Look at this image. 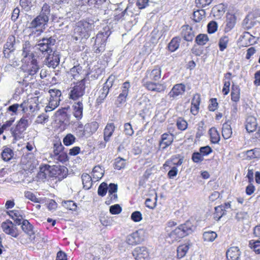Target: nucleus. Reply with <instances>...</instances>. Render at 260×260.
Instances as JSON below:
<instances>
[{
  "label": "nucleus",
  "mask_w": 260,
  "mask_h": 260,
  "mask_svg": "<svg viewBox=\"0 0 260 260\" xmlns=\"http://www.w3.org/2000/svg\"><path fill=\"white\" fill-rule=\"evenodd\" d=\"M161 76V70L159 66H156L152 70H147L144 77L142 80V84L147 90L157 92H164L166 86L161 83H156Z\"/></svg>",
  "instance_id": "f257e3e1"
},
{
  "label": "nucleus",
  "mask_w": 260,
  "mask_h": 260,
  "mask_svg": "<svg viewBox=\"0 0 260 260\" xmlns=\"http://www.w3.org/2000/svg\"><path fill=\"white\" fill-rule=\"evenodd\" d=\"M21 70L25 73L23 79V84L26 86L29 84H33L36 80V75L40 68L36 58L22 61Z\"/></svg>",
  "instance_id": "f03ea898"
},
{
  "label": "nucleus",
  "mask_w": 260,
  "mask_h": 260,
  "mask_svg": "<svg viewBox=\"0 0 260 260\" xmlns=\"http://www.w3.org/2000/svg\"><path fill=\"white\" fill-rule=\"evenodd\" d=\"M67 168L64 166L45 165L40 168L39 177L41 179L55 178L61 180L67 177Z\"/></svg>",
  "instance_id": "7ed1b4c3"
},
{
  "label": "nucleus",
  "mask_w": 260,
  "mask_h": 260,
  "mask_svg": "<svg viewBox=\"0 0 260 260\" xmlns=\"http://www.w3.org/2000/svg\"><path fill=\"white\" fill-rule=\"evenodd\" d=\"M193 225L189 220L180 224L175 229L168 233L167 238L169 239L170 242L173 243L191 234L193 231Z\"/></svg>",
  "instance_id": "20e7f679"
},
{
  "label": "nucleus",
  "mask_w": 260,
  "mask_h": 260,
  "mask_svg": "<svg viewBox=\"0 0 260 260\" xmlns=\"http://www.w3.org/2000/svg\"><path fill=\"white\" fill-rule=\"evenodd\" d=\"M49 21V18L47 17L41 16L40 15L35 18L30 23L29 28H36L33 30L30 36L34 37L40 36L45 29V26Z\"/></svg>",
  "instance_id": "39448f33"
},
{
  "label": "nucleus",
  "mask_w": 260,
  "mask_h": 260,
  "mask_svg": "<svg viewBox=\"0 0 260 260\" xmlns=\"http://www.w3.org/2000/svg\"><path fill=\"white\" fill-rule=\"evenodd\" d=\"M21 228L27 236V238L19 237L20 242L22 244L30 243L35 239V233L34 230V226L27 219L23 220L21 223Z\"/></svg>",
  "instance_id": "423d86ee"
},
{
  "label": "nucleus",
  "mask_w": 260,
  "mask_h": 260,
  "mask_svg": "<svg viewBox=\"0 0 260 260\" xmlns=\"http://www.w3.org/2000/svg\"><path fill=\"white\" fill-rule=\"evenodd\" d=\"M28 126V120L22 117L17 123L15 127L11 128V134L14 140L17 141L22 138V135Z\"/></svg>",
  "instance_id": "0eeeda50"
},
{
  "label": "nucleus",
  "mask_w": 260,
  "mask_h": 260,
  "mask_svg": "<svg viewBox=\"0 0 260 260\" xmlns=\"http://www.w3.org/2000/svg\"><path fill=\"white\" fill-rule=\"evenodd\" d=\"M85 90V79L83 78L75 83L70 92L69 98L74 101L78 100L84 94Z\"/></svg>",
  "instance_id": "6e6552de"
},
{
  "label": "nucleus",
  "mask_w": 260,
  "mask_h": 260,
  "mask_svg": "<svg viewBox=\"0 0 260 260\" xmlns=\"http://www.w3.org/2000/svg\"><path fill=\"white\" fill-rule=\"evenodd\" d=\"M10 219H7L3 222L1 224V228L3 231L7 235H10L12 237L18 238H19L21 232L14 224Z\"/></svg>",
  "instance_id": "1a4fd4ad"
},
{
  "label": "nucleus",
  "mask_w": 260,
  "mask_h": 260,
  "mask_svg": "<svg viewBox=\"0 0 260 260\" xmlns=\"http://www.w3.org/2000/svg\"><path fill=\"white\" fill-rule=\"evenodd\" d=\"M50 95L48 105L45 108L46 112H50L55 109L59 104L61 91L56 89H51L49 90Z\"/></svg>",
  "instance_id": "9d476101"
},
{
  "label": "nucleus",
  "mask_w": 260,
  "mask_h": 260,
  "mask_svg": "<svg viewBox=\"0 0 260 260\" xmlns=\"http://www.w3.org/2000/svg\"><path fill=\"white\" fill-rule=\"evenodd\" d=\"M91 27V24L86 22L78 25L75 29L76 40L88 39L90 36Z\"/></svg>",
  "instance_id": "9b49d317"
},
{
  "label": "nucleus",
  "mask_w": 260,
  "mask_h": 260,
  "mask_svg": "<svg viewBox=\"0 0 260 260\" xmlns=\"http://www.w3.org/2000/svg\"><path fill=\"white\" fill-rule=\"evenodd\" d=\"M145 238V232L140 229L128 235L126 239V242L129 245L135 246L143 242Z\"/></svg>",
  "instance_id": "f8f14e48"
},
{
  "label": "nucleus",
  "mask_w": 260,
  "mask_h": 260,
  "mask_svg": "<svg viewBox=\"0 0 260 260\" xmlns=\"http://www.w3.org/2000/svg\"><path fill=\"white\" fill-rule=\"evenodd\" d=\"M55 40L52 37L44 38L40 40L37 44L38 49L44 54H48L52 52V46L54 45Z\"/></svg>",
  "instance_id": "ddd939ff"
},
{
  "label": "nucleus",
  "mask_w": 260,
  "mask_h": 260,
  "mask_svg": "<svg viewBox=\"0 0 260 260\" xmlns=\"http://www.w3.org/2000/svg\"><path fill=\"white\" fill-rule=\"evenodd\" d=\"M114 82V77L112 75L110 76L104 84L101 89V93L96 99V102L98 105L101 104L103 103L104 100L109 93V89L112 87Z\"/></svg>",
  "instance_id": "4468645a"
},
{
  "label": "nucleus",
  "mask_w": 260,
  "mask_h": 260,
  "mask_svg": "<svg viewBox=\"0 0 260 260\" xmlns=\"http://www.w3.org/2000/svg\"><path fill=\"white\" fill-rule=\"evenodd\" d=\"M107 38L103 32L98 33L96 36L93 50L95 54H100L105 50Z\"/></svg>",
  "instance_id": "2eb2a0df"
},
{
  "label": "nucleus",
  "mask_w": 260,
  "mask_h": 260,
  "mask_svg": "<svg viewBox=\"0 0 260 260\" xmlns=\"http://www.w3.org/2000/svg\"><path fill=\"white\" fill-rule=\"evenodd\" d=\"M132 255L135 260H150V252L145 246H139L135 248L132 252Z\"/></svg>",
  "instance_id": "dca6fc26"
},
{
  "label": "nucleus",
  "mask_w": 260,
  "mask_h": 260,
  "mask_svg": "<svg viewBox=\"0 0 260 260\" xmlns=\"http://www.w3.org/2000/svg\"><path fill=\"white\" fill-rule=\"evenodd\" d=\"M186 90V86L183 83H177L175 84L168 94V96L171 100L178 99L182 96Z\"/></svg>",
  "instance_id": "f3484780"
},
{
  "label": "nucleus",
  "mask_w": 260,
  "mask_h": 260,
  "mask_svg": "<svg viewBox=\"0 0 260 260\" xmlns=\"http://www.w3.org/2000/svg\"><path fill=\"white\" fill-rule=\"evenodd\" d=\"M115 129V126L114 123H108L105 126L103 131L104 142L101 143L100 148H105L106 144L109 142L110 138L113 135Z\"/></svg>",
  "instance_id": "a211bd4d"
},
{
  "label": "nucleus",
  "mask_w": 260,
  "mask_h": 260,
  "mask_svg": "<svg viewBox=\"0 0 260 260\" xmlns=\"http://www.w3.org/2000/svg\"><path fill=\"white\" fill-rule=\"evenodd\" d=\"M16 39L14 35H10L7 40L6 43L4 45L3 54L6 58H9L10 54L15 50L14 45L15 44Z\"/></svg>",
  "instance_id": "6ab92c4d"
},
{
  "label": "nucleus",
  "mask_w": 260,
  "mask_h": 260,
  "mask_svg": "<svg viewBox=\"0 0 260 260\" xmlns=\"http://www.w3.org/2000/svg\"><path fill=\"white\" fill-rule=\"evenodd\" d=\"M174 141V135L170 133H165L161 135L159 146L164 150L172 145Z\"/></svg>",
  "instance_id": "aec40b11"
},
{
  "label": "nucleus",
  "mask_w": 260,
  "mask_h": 260,
  "mask_svg": "<svg viewBox=\"0 0 260 260\" xmlns=\"http://www.w3.org/2000/svg\"><path fill=\"white\" fill-rule=\"evenodd\" d=\"M183 160L184 156H182L181 154L174 155L172 156L170 158L166 161L163 165V167L165 168L166 167H173L176 166V167H178L183 164Z\"/></svg>",
  "instance_id": "412c9836"
},
{
  "label": "nucleus",
  "mask_w": 260,
  "mask_h": 260,
  "mask_svg": "<svg viewBox=\"0 0 260 260\" xmlns=\"http://www.w3.org/2000/svg\"><path fill=\"white\" fill-rule=\"evenodd\" d=\"M7 213L17 225H20L21 222L24 220L23 213L21 210L16 209L9 210L7 212Z\"/></svg>",
  "instance_id": "4be33fe9"
},
{
  "label": "nucleus",
  "mask_w": 260,
  "mask_h": 260,
  "mask_svg": "<svg viewBox=\"0 0 260 260\" xmlns=\"http://www.w3.org/2000/svg\"><path fill=\"white\" fill-rule=\"evenodd\" d=\"M181 36L186 41H192L194 37L192 27L189 25H183L181 27Z\"/></svg>",
  "instance_id": "5701e85b"
},
{
  "label": "nucleus",
  "mask_w": 260,
  "mask_h": 260,
  "mask_svg": "<svg viewBox=\"0 0 260 260\" xmlns=\"http://www.w3.org/2000/svg\"><path fill=\"white\" fill-rule=\"evenodd\" d=\"M22 55V61L36 58L34 54L31 52V45L28 41H26L23 44Z\"/></svg>",
  "instance_id": "b1692460"
},
{
  "label": "nucleus",
  "mask_w": 260,
  "mask_h": 260,
  "mask_svg": "<svg viewBox=\"0 0 260 260\" xmlns=\"http://www.w3.org/2000/svg\"><path fill=\"white\" fill-rule=\"evenodd\" d=\"M73 114L77 120H80L83 117V105L82 102H78L73 105Z\"/></svg>",
  "instance_id": "393cba45"
},
{
  "label": "nucleus",
  "mask_w": 260,
  "mask_h": 260,
  "mask_svg": "<svg viewBox=\"0 0 260 260\" xmlns=\"http://www.w3.org/2000/svg\"><path fill=\"white\" fill-rule=\"evenodd\" d=\"M201 103V98L199 94H196L193 95L191 101L190 112L193 115H197L199 112V106Z\"/></svg>",
  "instance_id": "a878e982"
},
{
  "label": "nucleus",
  "mask_w": 260,
  "mask_h": 260,
  "mask_svg": "<svg viewBox=\"0 0 260 260\" xmlns=\"http://www.w3.org/2000/svg\"><path fill=\"white\" fill-rule=\"evenodd\" d=\"M48 56L46 58V61L49 67L55 68L59 63L60 58L58 55L55 53L48 54Z\"/></svg>",
  "instance_id": "bb28decb"
},
{
  "label": "nucleus",
  "mask_w": 260,
  "mask_h": 260,
  "mask_svg": "<svg viewBox=\"0 0 260 260\" xmlns=\"http://www.w3.org/2000/svg\"><path fill=\"white\" fill-rule=\"evenodd\" d=\"M14 152L13 150L7 146H4L1 152V157L2 159L5 161H9L11 160L14 157Z\"/></svg>",
  "instance_id": "cd10ccee"
},
{
  "label": "nucleus",
  "mask_w": 260,
  "mask_h": 260,
  "mask_svg": "<svg viewBox=\"0 0 260 260\" xmlns=\"http://www.w3.org/2000/svg\"><path fill=\"white\" fill-rule=\"evenodd\" d=\"M241 42L245 46L251 45L255 43L257 41V38L252 36L248 32H244L241 36Z\"/></svg>",
  "instance_id": "c85d7f7f"
},
{
  "label": "nucleus",
  "mask_w": 260,
  "mask_h": 260,
  "mask_svg": "<svg viewBox=\"0 0 260 260\" xmlns=\"http://www.w3.org/2000/svg\"><path fill=\"white\" fill-rule=\"evenodd\" d=\"M99 127V124L96 121H93L85 124L86 136H90L95 133Z\"/></svg>",
  "instance_id": "c756f323"
},
{
  "label": "nucleus",
  "mask_w": 260,
  "mask_h": 260,
  "mask_svg": "<svg viewBox=\"0 0 260 260\" xmlns=\"http://www.w3.org/2000/svg\"><path fill=\"white\" fill-rule=\"evenodd\" d=\"M228 260H238L240 255L239 249L238 247H232L226 251Z\"/></svg>",
  "instance_id": "7c9ffc66"
},
{
  "label": "nucleus",
  "mask_w": 260,
  "mask_h": 260,
  "mask_svg": "<svg viewBox=\"0 0 260 260\" xmlns=\"http://www.w3.org/2000/svg\"><path fill=\"white\" fill-rule=\"evenodd\" d=\"M256 119L253 117H249L246 119V129L249 133L254 132L257 127Z\"/></svg>",
  "instance_id": "2f4dec72"
},
{
  "label": "nucleus",
  "mask_w": 260,
  "mask_h": 260,
  "mask_svg": "<svg viewBox=\"0 0 260 260\" xmlns=\"http://www.w3.org/2000/svg\"><path fill=\"white\" fill-rule=\"evenodd\" d=\"M240 98V88L239 85L233 84L232 86L231 100L237 103Z\"/></svg>",
  "instance_id": "473e14b6"
},
{
  "label": "nucleus",
  "mask_w": 260,
  "mask_h": 260,
  "mask_svg": "<svg viewBox=\"0 0 260 260\" xmlns=\"http://www.w3.org/2000/svg\"><path fill=\"white\" fill-rule=\"evenodd\" d=\"M83 188L85 189H90L92 185V176H90L88 174L83 173L81 176Z\"/></svg>",
  "instance_id": "72a5a7b5"
},
{
  "label": "nucleus",
  "mask_w": 260,
  "mask_h": 260,
  "mask_svg": "<svg viewBox=\"0 0 260 260\" xmlns=\"http://www.w3.org/2000/svg\"><path fill=\"white\" fill-rule=\"evenodd\" d=\"M226 7L223 4H220L212 8V13L217 19L220 18L225 12Z\"/></svg>",
  "instance_id": "f704fd0d"
},
{
  "label": "nucleus",
  "mask_w": 260,
  "mask_h": 260,
  "mask_svg": "<svg viewBox=\"0 0 260 260\" xmlns=\"http://www.w3.org/2000/svg\"><path fill=\"white\" fill-rule=\"evenodd\" d=\"M82 73V67L80 64L74 66L69 72V75L74 79L79 78Z\"/></svg>",
  "instance_id": "c9c22d12"
},
{
  "label": "nucleus",
  "mask_w": 260,
  "mask_h": 260,
  "mask_svg": "<svg viewBox=\"0 0 260 260\" xmlns=\"http://www.w3.org/2000/svg\"><path fill=\"white\" fill-rule=\"evenodd\" d=\"M104 175L103 169L99 166H95L92 169V176L94 182H96L101 179Z\"/></svg>",
  "instance_id": "e433bc0d"
},
{
  "label": "nucleus",
  "mask_w": 260,
  "mask_h": 260,
  "mask_svg": "<svg viewBox=\"0 0 260 260\" xmlns=\"http://www.w3.org/2000/svg\"><path fill=\"white\" fill-rule=\"evenodd\" d=\"M190 244H183L179 245L177 249V257L181 258L184 257L189 248Z\"/></svg>",
  "instance_id": "4c0bfd02"
},
{
  "label": "nucleus",
  "mask_w": 260,
  "mask_h": 260,
  "mask_svg": "<svg viewBox=\"0 0 260 260\" xmlns=\"http://www.w3.org/2000/svg\"><path fill=\"white\" fill-rule=\"evenodd\" d=\"M75 131L76 135L79 137L82 138L86 136L85 124L84 125L81 122H77L75 128Z\"/></svg>",
  "instance_id": "58836bf2"
},
{
  "label": "nucleus",
  "mask_w": 260,
  "mask_h": 260,
  "mask_svg": "<svg viewBox=\"0 0 260 260\" xmlns=\"http://www.w3.org/2000/svg\"><path fill=\"white\" fill-rule=\"evenodd\" d=\"M106 0H81L83 4L87 5L89 6L93 7L95 8H99Z\"/></svg>",
  "instance_id": "ea45409f"
},
{
  "label": "nucleus",
  "mask_w": 260,
  "mask_h": 260,
  "mask_svg": "<svg viewBox=\"0 0 260 260\" xmlns=\"http://www.w3.org/2000/svg\"><path fill=\"white\" fill-rule=\"evenodd\" d=\"M236 23V17L234 15L228 14L226 15V31H230L232 29Z\"/></svg>",
  "instance_id": "a19ab883"
},
{
  "label": "nucleus",
  "mask_w": 260,
  "mask_h": 260,
  "mask_svg": "<svg viewBox=\"0 0 260 260\" xmlns=\"http://www.w3.org/2000/svg\"><path fill=\"white\" fill-rule=\"evenodd\" d=\"M62 206L66 209L72 211H76L77 209V205L72 200L63 201L61 202Z\"/></svg>",
  "instance_id": "79ce46f5"
},
{
  "label": "nucleus",
  "mask_w": 260,
  "mask_h": 260,
  "mask_svg": "<svg viewBox=\"0 0 260 260\" xmlns=\"http://www.w3.org/2000/svg\"><path fill=\"white\" fill-rule=\"evenodd\" d=\"M180 41L178 37L173 38L169 43L168 49L171 52L176 51L179 47Z\"/></svg>",
  "instance_id": "37998d69"
},
{
  "label": "nucleus",
  "mask_w": 260,
  "mask_h": 260,
  "mask_svg": "<svg viewBox=\"0 0 260 260\" xmlns=\"http://www.w3.org/2000/svg\"><path fill=\"white\" fill-rule=\"evenodd\" d=\"M64 147L61 144L60 140L59 139L54 142L53 146V157L57 154L64 150Z\"/></svg>",
  "instance_id": "c03bdc74"
},
{
  "label": "nucleus",
  "mask_w": 260,
  "mask_h": 260,
  "mask_svg": "<svg viewBox=\"0 0 260 260\" xmlns=\"http://www.w3.org/2000/svg\"><path fill=\"white\" fill-rule=\"evenodd\" d=\"M209 41L208 37L206 34H200L196 38V43L199 46H203L205 45Z\"/></svg>",
  "instance_id": "a18cd8bd"
},
{
  "label": "nucleus",
  "mask_w": 260,
  "mask_h": 260,
  "mask_svg": "<svg viewBox=\"0 0 260 260\" xmlns=\"http://www.w3.org/2000/svg\"><path fill=\"white\" fill-rule=\"evenodd\" d=\"M125 159L118 157L115 159L113 165L115 169L120 170L124 169L126 166Z\"/></svg>",
  "instance_id": "49530a36"
},
{
  "label": "nucleus",
  "mask_w": 260,
  "mask_h": 260,
  "mask_svg": "<svg viewBox=\"0 0 260 260\" xmlns=\"http://www.w3.org/2000/svg\"><path fill=\"white\" fill-rule=\"evenodd\" d=\"M75 141V137L71 133L67 134L63 139V143L66 146L72 145Z\"/></svg>",
  "instance_id": "de8ad7c7"
},
{
  "label": "nucleus",
  "mask_w": 260,
  "mask_h": 260,
  "mask_svg": "<svg viewBox=\"0 0 260 260\" xmlns=\"http://www.w3.org/2000/svg\"><path fill=\"white\" fill-rule=\"evenodd\" d=\"M176 126L179 130L184 131L187 128L188 123L182 117H179L176 120Z\"/></svg>",
  "instance_id": "09e8293b"
},
{
  "label": "nucleus",
  "mask_w": 260,
  "mask_h": 260,
  "mask_svg": "<svg viewBox=\"0 0 260 260\" xmlns=\"http://www.w3.org/2000/svg\"><path fill=\"white\" fill-rule=\"evenodd\" d=\"M205 16V12L204 10H197L193 13V20L198 22L202 20Z\"/></svg>",
  "instance_id": "8fccbe9b"
},
{
  "label": "nucleus",
  "mask_w": 260,
  "mask_h": 260,
  "mask_svg": "<svg viewBox=\"0 0 260 260\" xmlns=\"http://www.w3.org/2000/svg\"><path fill=\"white\" fill-rule=\"evenodd\" d=\"M14 120V118H11L10 120L6 121L3 124H2L0 122V136L4 133V131L8 129L12 125Z\"/></svg>",
  "instance_id": "3c124183"
},
{
  "label": "nucleus",
  "mask_w": 260,
  "mask_h": 260,
  "mask_svg": "<svg viewBox=\"0 0 260 260\" xmlns=\"http://www.w3.org/2000/svg\"><path fill=\"white\" fill-rule=\"evenodd\" d=\"M223 207L219 206L215 208V212L214 213L213 218L217 221L224 215Z\"/></svg>",
  "instance_id": "603ef678"
},
{
  "label": "nucleus",
  "mask_w": 260,
  "mask_h": 260,
  "mask_svg": "<svg viewBox=\"0 0 260 260\" xmlns=\"http://www.w3.org/2000/svg\"><path fill=\"white\" fill-rule=\"evenodd\" d=\"M53 158L62 163L69 160L68 154L64 150L54 156Z\"/></svg>",
  "instance_id": "864d4df0"
},
{
  "label": "nucleus",
  "mask_w": 260,
  "mask_h": 260,
  "mask_svg": "<svg viewBox=\"0 0 260 260\" xmlns=\"http://www.w3.org/2000/svg\"><path fill=\"white\" fill-rule=\"evenodd\" d=\"M222 134L224 139H228L230 138L232 134V131L231 126L228 124L223 125Z\"/></svg>",
  "instance_id": "5fc2aeb1"
},
{
  "label": "nucleus",
  "mask_w": 260,
  "mask_h": 260,
  "mask_svg": "<svg viewBox=\"0 0 260 260\" xmlns=\"http://www.w3.org/2000/svg\"><path fill=\"white\" fill-rule=\"evenodd\" d=\"M108 191L107 184L102 182L98 187V193L100 196L104 197Z\"/></svg>",
  "instance_id": "6e6d98bb"
},
{
  "label": "nucleus",
  "mask_w": 260,
  "mask_h": 260,
  "mask_svg": "<svg viewBox=\"0 0 260 260\" xmlns=\"http://www.w3.org/2000/svg\"><path fill=\"white\" fill-rule=\"evenodd\" d=\"M24 197L30 200L31 201L36 203H39L40 202V200L39 199L37 198L35 194L29 191H26L24 192Z\"/></svg>",
  "instance_id": "4d7b16f0"
},
{
  "label": "nucleus",
  "mask_w": 260,
  "mask_h": 260,
  "mask_svg": "<svg viewBox=\"0 0 260 260\" xmlns=\"http://www.w3.org/2000/svg\"><path fill=\"white\" fill-rule=\"evenodd\" d=\"M50 13V7L46 3H45L41 9L40 15L41 16L47 17L49 18V16Z\"/></svg>",
  "instance_id": "13d9d810"
},
{
  "label": "nucleus",
  "mask_w": 260,
  "mask_h": 260,
  "mask_svg": "<svg viewBox=\"0 0 260 260\" xmlns=\"http://www.w3.org/2000/svg\"><path fill=\"white\" fill-rule=\"evenodd\" d=\"M118 199V196L117 193H108V196L107 197L105 201V204L109 205L112 203L116 202Z\"/></svg>",
  "instance_id": "bf43d9fd"
},
{
  "label": "nucleus",
  "mask_w": 260,
  "mask_h": 260,
  "mask_svg": "<svg viewBox=\"0 0 260 260\" xmlns=\"http://www.w3.org/2000/svg\"><path fill=\"white\" fill-rule=\"evenodd\" d=\"M228 42L229 39L226 36H224L220 39L218 45L220 51H223L227 47Z\"/></svg>",
  "instance_id": "052dcab7"
},
{
  "label": "nucleus",
  "mask_w": 260,
  "mask_h": 260,
  "mask_svg": "<svg viewBox=\"0 0 260 260\" xmlns=\"http://www.w3.org/2000/svg\"><path fill=\"white\" fill-rule=\"evenodd\" d=\"M157 196L154 198V200L147 199L145 201L146 206L151 209H153L156 206Z\"/></svg>",
  "instance_id": "680f3d73"
},
{
  "label": "nucleus",
  "mask_w": 260,
  "mask_h": 260,
  "mask_svg": "<svg viewBox=\"0 0 260 260\" xmlns=\"http://www.w3.org/2000/svg\"><path fill=\"white\" fill-rule=\"evenodd\" d=\"M49 116L45 113H42L37 117L35 123L37 124H44L48 121Z\"/></svg>",
  "instance_id": "e2e57ef3"
},
{
  "label": "nucleus",
  "mask_w": 260,
  "mask_h": 260,
  "mask_svg": "<svg viewBox=\"0 0 260 260\" xmlns=\"http://www.w3.org/2000/svg\"><path fill=\"white\" fill-rule=\"evenodd\" d=\"M249 245L256 253H260V241H251L249 242Z\"/></svg>",
  "instance_id": "0e129e2a"
},
{
  "label": "nucleus",
  "mask_w": 260,
  "mask_h": 260,
  "mask_svg": "<svg viewBox=\"0 0 260 260\" xmlns=\"http://www.w3.org/2000/svg\"><path fill=\"white\" fill-rule=\"evenodd\" d=\"M109 211L111 214L116 215L121 212L122 208L119 204H115L110 206Z\"/></svg>",
  "instance_id": "69168bd1"
},
{
  "label": "nucleus",
  "mask_w": 260,
  "mask_h": 260,
  "mask_svg": "<svg viewBox=\"0 0 260 260\" xmlns=\"http://www.w3.org/2000/svg\"><path fill=\"white\" fill-rule=\"evenodd\" d=\"M192 160L195 163H199L204 160V156L200 152H193L191 156Z\"/></svg>",
  "instance_id": "338daca9"
},
{
  "label": "nucleus",
  "mask_w": 260,
  "mask_h": 260,
  "mask_svg": "<svg viewBox=\"0 0 260 260\" xmlns=\"http://www.w3.org/2000/svg\"><path fill=\"white\" fill-rule=\"evenodd\" d=\"M131 218L133 221L138 222L142 219V215L140 211H134L132 213Z\"/></svg>",
  "instance_id": "774afa93"
}]
</instances>
